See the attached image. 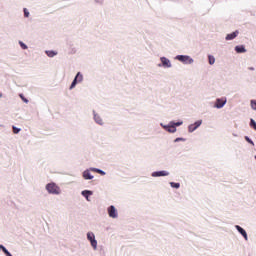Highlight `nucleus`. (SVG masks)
Instances as JSON below:
<instances>
[{"label": "nucleus", "mask_w": 256, "mask_h": 256, "mask_svg": "<svg viewBox=\"0 0 256 256\" xmlns=\"http://www.w3.org/2000/svg\"><path fill=\"white\" fill-rule=\"evenodd\" d=\"M175 125H176V127H179V125H183V122H178Z\"/></svg>", "instance_id": "nucleus-30"}, {"label": "nucleus", "mask_w": 256, "mask_h": 256, "mask_svg": "<svg viewBox=\"0 0 256 256\" xmlns=\"http://www.w3.org/2000/svg\"><path fill=\"white\" fill-rule=\"evenodd\" d=\"M81 81H83V74H81V72H78L70 86V89H74L75 85H77V83H81Z\"/></svg>", "instance_id": "nucleus-2"}, {"label": "nucleus", "mask_w": 256, "mask_h": 256, "mask_svg": "<svg viewBox=\"0 0 256 256\" xmlns=\"http://www.w3.org/2000/svg\"><path fill=\"white\" fill-rule=\"evenodd\" d=\"M239 35V31L232 32L231 34H228L226 36V41H232V39H235Z\"/></svg>", "instance_id": "nucleus-9"}, {"label": "nucleus", "mask_w": 256, "mask_h": 256, "mask_svg": "<svg viewBox=\"0 0 256 256\" xmlns=\"http://www.w3.org/2000/svg\"><path fill=\"white\" fill-rule=\"evenodd\" d=\"M83 178L86 180L93 179V175H91V172H89V170H85L83 172Z\"/></svg>", "instance_id": "nucleus-12"}, {"label": "nucleus", "mask_w": 256, "mask_h": 256, "mask_svg": "<svg viewBox=\"0 0 256 256\" xmlns=\"http://www.w3.org/2000/svg\"><path fill=\"white\" fill-rule=\"evenodd\" d=\"M250 127H252V129H254V131H256V122H255V120H253V119L250 120Z\"/></svg>", "instance_id": "nucleus-22"}, {"label": "nucleus", "mask_w": 256, "mask_h": 256, "mask_svg": "<svg viewBox=\"0 0 256 256\" xmlns=\"http://www.w3.org/2000/svg\"><path fill=\"white\" fill-rule=\"evenodd\" d=\"M82 195H83V197H85L87 199V201H89V195H93V192H91L89 190H84V191H82Z\"/></svg>", "instance_id": "nucleus-13"}, {"label": "nucleus", "mask_w": 256, "mask_h": 256, "mask_svg": "<svg viewBox=\"0 0 256 256\" xmlns=\"http://www.w3.org/2000/svg\"><path fill=\"white\" fill-rule=\"evenodd\" d=\"M208 61H209L210 65H215V57L214 56L209 55L208 56Z\"/></svg>", "instance_id": "nucleus-19"}, {"label": "nucleus", "mask_w": 256, "mask_h": 256, "mask_svg": "<svg viewBox=\"0 0 256 256\" xmlns=\"http://www.w3.org/2000/svg\"><path fill=\"white\" fill-rule=\"evenodd\" d=\"M171 187H173L174 189H179V187H181V184L179 183H175V182H170Z\"/></svg>", "instance_id": "nucleus-20"}, {"label": "nucleus", "mask_w": 256, "mask_h": 256, "mask_svg": "<svg viewBox=\"0 0 256 256\" xmlns=\"http://www.w3.org/2000/svg\"><path fill=\"white\" fill-rule=\"evenodd\" d=\"M0 97H3V94L0 93Z\"/></svg>", "instance_id": "nucleus-32"}, {"label": "nucleus", "mask_w": 256, "mask_h": 256, "mask_svg": "<svg viewBox=\"0 0 256 256\" xmlns=\"http://www.w3.org/2000/svg\"><path fill=\"white\" fill-rule=\"evenodd\" d=\"M24 16L29 17V11L27 10V8H24Z\"/></svg>", "instance_id": "nucleus-27"}, {"label": "nucleus", "mask_w": 256, "mask_h": 256, "mask_svg": "<svg viewBox=\"0 0 256 256\" xmlns=\"http://www.w3.org/2000/svg\"><path fill=\"white\" fill-rule=\"evenodd\" d=\"M46 190L48 193H52L53 195H59L61 193V188L57 186L55 183H49L46 185Z\"/></svg>", "instance_id": "nucleus-1"}, {"label": "nucleus", "mask_w": 256, "mask_h": 256, "mask_svg": "<svg viewBox=\"0 0 256 256\" xmlns=\"http://www.w3.org/2000/svg\"><path fill=\"white\" fill-rule=\"evenodd\" d=\"M236 229L239 233L242 234V236L244 237L245 241H247V232L245 231V229H243L241 226L236 225Z\"/></svg>", "instance_id": "nucleus-8"}, {"label": "nucleus", "mask_w": 256, "mask_h": 256, "mask_svg": "<svg viewBox=\"0 0 256 256\" xmlns=\"http://www.w3.org/2000/svg\"><path fill=\"white\" fill-rule=\"evenodd\" d=\"M251 108L256 111V100H251Z\"/></svg>", "instance_id": "nucleus-25"}, {"label": "nucleus", "mask_w": 256, "mask_h": 256, "mask_svg": "<svg viewBox=\"0 0 256 256\" xmlns=\"http://www.w3.org/2000/svg\"><path fill=\"white\" fill-rule=\"evenodd\" d=\"M167 175H169V172L167 171H158L152 173V177H167Z\"/></svg>", "instance_id": "nucleus-6"}, {"label": "nucleus", "mask_w": 256, "mask_h": 256, "mask_svg": "<svg viewBox=\"0 0 256 256\" xmlns=\"http://www.w3.org/2000/svg\"><path fill=\"white\" fill-rule=\"evenodd\" d=\"M46 55H48L49 57H55V55H57V52L53 50H47Z\"/></svg>", "instance_id": "nucleus-15"}, {"label": "nucleus", "mask_w": 256, "mask_h": 256, "mask_svg": "<svg viewBox=\"0 0 256 256\" xmlns=\"http://www.w3.org/2000/svg\"><path fill=\"white\" fill-rule=\"evenodd\" d=\"M20 46L22 47V49H27V45H25V43L20 42Z\"/></svg>", "instance_id": "nucleus-29"}, {"label": "nucleus", "mask_w": 256, "mask_h": 256, "mask_svg": "<svg viewBox=\"0 0 256 256\" xmlns=\"http://www.w3.org/2000/svg\"><path fill=\"white\" fill-rule=\"evenodd\" d=\"M196 129H197V127H195L194 124H191V125L188 127L189 133H193V131H195Z\"/></svg>", "instance_id": "nucleus-21"}, {"label": "nucleus", "mask_w": 256, "mask_h": 256, "mask_svg": "<svg viewBox=\"0 0 256 256\" xmlns=\"http://www.w3.org/2000/svg\"><path fill=\"white\" fill-rule=\"evenodd\" d=\"M203 123V121L202 120H198V121H196L195 123H194V127H196V129L198 128V127H201V124Z\"/></svg>", "instance_id": "nucleus-23"}, {"label": "nucleus", "mask_w": 256, "mask_h": 256, "mask_svg": "<svg viewBox=\"0 0 256 256\" xmlns=\"http://www.w3.org/2000/svg\"><path fill=\"white\" fill-rule=\"evenodd\" d=\"M245 139L248 143H250V145H255V143H253L249 137L246 136Z\"/></svg>", "instance_id": "nucleus-28"}, {"label": "nucleus", "mask_w": 256, "mask_h": 256, "mask_svg": "<svg viewBox=\"0 0 256 256\" xmlns=\"http://www.w3.org/2000/svg\"><path fill=\"white\" fill-rule=\"evenodd\" d=\"M175 141H176V142H177V141H183V139H182V138H176Z\"/></svg>", "instance_id": "nucleus-31"}, {"label": "nucleus", "mask_w": 256, "mask_h": 256, "mask_svg": "<svg viewBox=\"0 0 256 256\" xmlns=\"http://www.w3.org/2000/svg\"><path fill=\"white\" fill-rule=\"evenodd\" d=\"M94 119L98 125H103V120L99 116L94 115Z\"/></svg>", "instance_id": "nucleus-16"}, {"label": "nucleus", "mask_w": 256, "mask_h": 256, "mask_svg": "<svg viewBox=\"0 0 256 256\" xmlns=\"http://www.w3.org/2000/svg\"><path fill=\"white\" fill-rule=\"evenodd\" d=\"M108 215L112 219H117V209H115V206L108 207Z\"/></svg>", "instance_id": "nucleus-5"}, {"label": "nucleus", "mask_w": 256, "mask_h": 256, "mask_svg": "<svg viewBox=\"0 0 256 256\" xmlns=\"http://www.w3.org/2000/svg\"><path fill=\"white\" fill-rule=\"evenodd\" d=\"M87 239H88V241H90L91 246L93 247V249H97V240H95V234L89 232L87 234Z\"/></svg>", "instance_id": "nucleus-3"}, {"label": "nucleus", "mask_w": 256, "mask_h": 256, "mask_svg": "<svg viewBox=\"0 0 256 256\" xmlns=\"http://www.w3.org/2000/svg\"><path fill=\"white\" fill-rule=\"evenodd\" d=\"M175 131H177V128H175V126H168L167 127V132L168 133H175Z\"/></svg>", "instance_id": "nucleus-17"}, {"label": "nucleus", "mask_w": 256, "mask_h": 256, "mask_svg": "<svg viewBox=\"0 0 256 256\" xmlns=\"http://www.w3.org/2000/svg\"><path fill=\"white\" fill-rule=\"evenodd\" d=\"M255 159H256V155H255Z\"/></svg>", "instance_id": "nucleus-33"}, {"label": "nucleus", "mask_w": 256, "mask_h": 256, "mask_svg": "<svg viewBox=\"0 0 256 256\" xmlns=\"http://www.w3.org/2000/svg\"><path fill=\"white\" fill-rule=\"evenodd\" d=\"M161 62L163 67H171V61H169V59L162 57L161 58Z\"/></svg>", "instance_id": "nucleus-10"}, {"label": "nucleus", "mask_w": 256, "mask_h": 256, "mask_svg": "<svg viewBox=\"0 0 256 256\" xmlns=\"http://www.w3.org/2000/svg\"><path fill=\"white\" fill-rule=\"evenodd\" d=\"M20 99H22V101H24V103H29V100L27 98H25V96H23V94H19Z\"/></svg>", "instance_id": "nucleus-24"}, {"label": "nucleus", "mask_w": 256, "mask_h": 256, "mask_svg": "<svg viewBox=\"0 0 256 256\" xmlns=\"http://www.w3.org/2000/svg\"><path fill=\"white\" fill-rule=\"evenodd\" d=\"M0 249H2L3 253H5L6 256H13L11 255L8 251L7 248H5V246L0 244Z\"/></svg>", "instance_id": "nucleus-18"}, {"label": "nucleus", "mask_w": 256, "mask_h": 256, "mask_svg": "<svg viewBox=\"0 0 256 256\" xmlns=\"http://www.w3.org/2000/svg\"><path fill=\"white\" fill-rule=\"evenodd\" d=\"M235 51H236V53H246L247 49H245V46L240 45V46L235 47Z\"/></svg>", "instance_id": "nucleus-11"}, {"label": "nucleus", "mask_w": 256, "mask_h": 256, "mask_svg": "<svg viewBox=\"0 0 256 256\" xmlns=\"http://www.w3.org/2000/svg\"><path fill=\"white\" fill-rule=\"evenodd\" d=\"M13 133H15V134H17V133H19V131H21V129H19V128H17V127H15V126H13Z\"/></svg>", "instance_id": "nucleus-26"}, {"label": "nucleus", "mask_w": 256, "mask_h": 256, "mask_svg": "<svg viewBox=\"0 0 256 256\" xmlns=\"http://www.w3.org/2000/svg\"><path fill=\"white\" fill-rule=\"evenodd\" d=\"M90 171H93L94 173H99L100 175H105V172L103 170L97 168H91Z\"/></svg>", "instance_id": "nucleus-14"}, {"label": "nucleus", "mask_w": 256, "mask_h": 256, "mask_svg": "<svg viewBox=\"0 0 256 256\" xmlns=\"http://www.w3.org/2000/svg\"><path fill=\"white\" fill-rule=\"evenodd\" d=\"M176 59H178V61H181L182 63H193V60L189 56L178 55Z\"/></svg>", "instance_id": "nucleus-4"}, {"label": "nucleus", "mask_w": 256, "mask_h": 256, "mask_svg": "<svg viewBox=\"0 0 256 256\" xmlns=\"http://www.w3.org/2000/svg\"><path fill=\"white\" fill-rule=\"evenodd\" d=\"M227 103L226 100H223V99H217L216 100V104H215V107L217 109H221L222 107H224V105Z\"/></svg>", "instance_id": "nucleus-7"}]
</instances>
